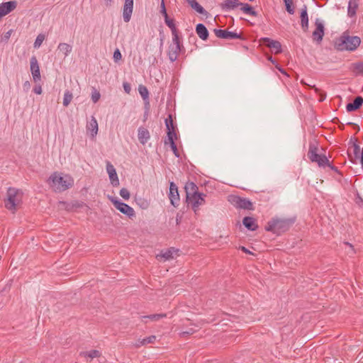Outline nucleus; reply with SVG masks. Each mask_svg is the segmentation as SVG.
Listing matches in <instances>:
<instances>
[{
	"label": "nucleus",
	"mask_w": 363,
	"mask_h": 363,
	"mask_svg": "<svg viewBox=\"0 0 363 363\" xmlns=\"http://www.w3.org/2000/svg\"><path fill=\"white\" fill-rule=\"evenodd\" d=\"M361 44V39L359 36L351 35L350 31H344L339 37L334 40V48L340 52L355 51Z\"/></svg>",
	"instance_id": "nucleus-1"
},
{
	"label": "nucleus",
	"mask_w": 363,
	"mask_h": 363,
	"mask_svg": "<svg viewBox=\"0 0 363 363\" xmlns=\"http://www.w3.org/2000/svg\"><path fill=\"white\" fill-rule=\"evenodd\" d=\"M186 201L196 211L199 207L205 203L206 194L198 192V186L194 182H187L184 186Z\"/></svg>",
	"instance_id": "nucleus-2"
},
{
	"label": "nucleus",
	"mask_w": 363,
	"mask_h": 363,
	"mask_svg": "<svg viewBox=\"0 0 363 363\" xmlns=\"http://www.w3.org/2000/svg\"><path fill=\"white\" fill-rule=\"evenodd\" d=\"M296 221L295 218H272L267 222L264 229L266 231L272 232L277 235H280L286 232L294 225Z\"/></svg>",
	"instance_id": "nucleus-3"
},
{
	"label": "nucleus",
	"mask_w": 363,
	"mask_h": 363,
	"mask_svg": "<svg viewBox=\"0 0 363 363\" xmlns=\"http://www.w3.org/2000/svg\"><path fill=\"white\" fill-rule=\"evenodd\" d=\"M48 183L55 192H62L72 186L74 181L69 175L62 177L54 172L48 178Z\"/></svg>",
	"instance_id": "nucleus-4"
},
{
	"label": "nucleus",
	"mask_w": 363,
	"mask_h": 363,
	"mask_svg": "<svg viewBox=\"0 0 363 363\" xmlns=\"http://www.w3.org/2000/svg\"><path fill=\"white\" fill-rule=\"evenodd\" d=\"M318 146L315 143H310L308 157L312 162H316L320 167H325L326 164H329L328 158L323 154L318 153Z\"/></svg>",
	"instance_id": "nucleus-5"
},
{
	"label": "nucleus",
	"mask_w": 363,
	"mask_h": 363,
	"mask_svg": "<svg viewBox=\"0 0 363 363\" xmlns=\"http://www.w3.org/2000/svg\"><path fill=\"white\" fill-rule=\"evenodd\" d=\"M21 201L19 190L15 188L9 187L7 190V199L4 200L5 207L14 213L16 211V206Z\"/></svg>",
	"instance_id": "nucleus-6"
},
{
	"label": "nucleus",
	"mask_w": 363,
	"mask_h": 363,
	"mask_svg": "<svg viewBox=\"0 0 363 363\" xmlns=\"http://www.w3.org/2000/svg\"><path fill=\"white\" fill-rule=\"evenodd\" d=\"M183 48L181 38L179 36L172 37V43L168 47L167 55L169 60L175 62Z\"/></svg>",
	"instance_id": "nucleus-7"
},
{
	"label": "nucleus",
	"mask_w": 363,
	"mask_h": 363,
	"mask_svg": "<svg viewBox=\"0 0 363 363\" xmlns=\"http://www.w3.org/2000/svg\"><path fill=\"white\" fill-rule=\"evenodd\" d=\"M110 199L115 208H117L120 212L126 215L129 218L135 217V211L132 207L123 202L118 201L117 199L111 198Z\"/></svg>",
	"instance_id": "nucleus-8"
},
{
	"label": "nucleus",
	"mask_w": 363,
	"mask_h": 363,
	"mask_svg": "<svg viewBox=\"0 0 363 363\" xmlns=\"http://www.w3.org/2000/svg\"><path fill=\"white\" fill-rule=\"evenodd\" d=\"M315 29L312 33V38L317 44H320L325 34V27L323 23L316 18L315 21Z\"/></svg>",
	"instance_id": "nucleus-9"
},
{
	"label": "nucleus",
	"mask_w": 363,
	"mask_h": 363,
	"mask_svg": "<svg viewBox=\"0 0 363 363\" xmlns=\"http://www.w3.org/2000/svg\"><path fill=\"white\" fill-rule=\"evenodd\" d=\"M214 33L217 38L222 39H245L242 33H237L236 32L228 31L226 30L214 29Z\"/></svg>",
	"instance_id": "nucleus-10"
},
{
	"label": "nucleus",
	"mask_w": 363,
	"mask_h": 363,
	"mask_svg": "<svg viewBox=\"0 0 363 363\" xmlns=\"http://www.w3.org/2000/svg\"><path fill=\"white\" fill-rule=\"evenodd\" d=\"M231 203L234 204L236 208L247 209V210H252L253 204L252 203L245 198H241L240 196H234L232 197V199L230 200Z\"/></svg>",
	"instance_id": "nucleus-11"
},
{
	"label": "nucleus",
	"mask_w": 363,
	"mask_h": 363,
	"mask_svg": "<svg viewBox=\"0 0 363 363\" xmlns=\"http://www.w3.org/2000/svg\"><path fill=\"white\" fill-rule=\"evenodd\" d=\"M260 42L269 48L275 55L280 54L282 52L281 45L280 42L277 40H272L269 38H262L260 39Z\"/></svg>",
	"instance_id": "nucleus-12"
},
{
	"label": "nucleus",
	"mask_w": 363,
	"mask_h": 363,
	"mask_svg": "<svg viewBox=\"0 0 363 363\" xmlns=\"http://www.w3.org/2000/svg\"><path fill=\"white\" fill-rule=\"evenodd\" d=\"M30 72L33 76V81L36 83L41 79L40 67L38 60L35 56H33L30 60Z\"/></svg>",
	"instance_id": "nucleus-13"
},
{
	"label": "nucleus",
	"mask_w": 363,
	"mask_h": 363,
	"mask_svg": "<svg viewBox=\"0 0 363 363\" xmlns=\"http://www.w3.org/2000/svg\"><path fill=\"white\" fill-rule=\"evenodd\" d=\"M169 198L172 206H174V207L179 206L180 199L178 192V188L174 182H170L169 184Z\"/></svg>",
	"instance_id": "nucleus-14"
},
{
	"label": "nucleus",
	"mask_w": 363,
	"mask_h": 363,
	"mask_svg": "<svg viewBox=\"0 0 363 363\" xmlns=\"http://www.w3.org/2000/svg\"><path fill=\"white\" fill-rule=\"evenodd\" d=\"M133 10V0H125L123 8V18L125 23L130 21Z\"/></svg>",
	"instance_id": "nucleus-15"
},
{
	"label": "nucleus",
	"mask_w": 363,
	"mask_h": 363,
	"mask_svg": "<svg viewBox=\"0 0 363 363\" xmlns=\"http://www.w3.org/2000/svg\"><path fill=\"white\" fill-rule=\"evenodd\" d=\"M16 6L17 2L16 1H10L0 4V18L13 11Z\"/></svg>",
	"instance_id": "nucleus-16"
},
{
	"label": "nucleus",
	"mask_w": 363,
	"mask_h": 363,
	"mask_svg": "<svg viewBox=\"0 0 363 363\" xmlns=\"http://www.w3.org/2000/svg\"><path fill=\"white\" fill-rule=\"evenodd\" d=\"M106 171L108 174L109 179L111 184L113 186H117L119 185V179L114 168L113 165L111 164L110 162H107L106 163Z\"/></svg>",
	"instance_id": "nucleus-17"
},
{
	"label": "nucleus",
	"mask_w": 363,
	"mask_h": 363,
	"mask_svg": "<svg viewBox=\"0 0 363 363\" xmlns=\"http://www.w3.org/2000/svg\"><path fill=\"white\" fill-rule=\"evenodd\" d=\"M165 125L167 130V138H166L165 140L169 139L170 133L172 138H177V134L175 131L176 127L174 125L172 116L171 114H169L168 117L165 119Z\"/></svg>",
	"instance_id": "nucleus-18"
},
{
	"label": "nucleus",
	"mask_w": 363,
	"mask_h": 363,
	"mask_svg": "<svg viewBox=\"0 0 363 363\" xmlns=\"http://www.w3.org/2000/svg\"><path fill=\"white\" fill-rule=\"evenodd\" d=\"M300 18L301 28L304 32H306L308 30V16L306 5H303L301 9Z\"/></svg>",
	"instance_id": "nucleus-19"
},
{
	"label": "nucleus",
	"mask_w": 363,
	"mask_h": 363,
	"mask_svg": "<svg viewBox=\"0 0 363 363\" xmlns=\"http://www.w3.org/2000/svg\"><path fill=\"white\" fill-rule=\"evenodd\" d=\"M363 104V98L362 96H357L352 103H349L346 106V109L348 112L354 111L359 109Z\"/></svg>",
	"instance_id": "nucleus-20"
},
{
	"label": "nucleus",
	"mask_w": 363,
	"mask_h": 363,
	"mask_svg": "<svg viewBox=\"0 0 363 363\" xmlns=\"http://www.w3.org/2000/svg\"><path fill=\"white\" fill-rule=\"evenodd\" d=\"M359 8V0H350L347 6V16L354 17Z\"/></svg>",
	"instance_id": "nucleus-21"
},
{
	"label": "nucleus",
	"mask_w": 363,
	"mask_h": 363,
	"mask_svg": "<svg viewBox=\"0 0 363 363\" xmlns=\"http://www.w3.org/2000/svg\"><path fill=\"white\" fill-rule=\"evenodd\" d=\"M196 32L201 40H206L208 39L209 33L206 27L203 23H199L196 25Z\"/></svg>",
	"instance_id": "nucleus-22"
},
{
	"label": "nucleus",
	"mask_w": 363,
	"mask_h": 363,
	"mask_svg": "<svg viewBox=\"0 0 363 363\" xmlns=\"http://www.w3.org/2000/svg\"><path fill=\"white\" fill-rule=\"evenodd\" d=\"M242 223L246 228L252 231H255L258 228L256 220L252 217H245L242 220Z\"/></svg>",
	"instance_id": "nucleus-23"
},
{
	"label": "nucleus",
	"mask_w": 363,
	"mask_h": 363,
	"mask_svg": "<svg viewBox=\"0 0 363 363\" xmlns=\"http://www.w3.org/2000/svg\"><path fill=\"white\" fill-rule=\"evenodd\" d=\"M240 4L238 0H225L220 4V6L223 11H229L238 7Z\"/></svg>",
	"instance_id": "nucleus-24"
},
{
	"label": "nucleus",
	"mask_w": 363,
	"mask_h": 363,
	"mask_svg": "<svg viewBox=\"0 0 363 363\" xmlns=\"http://www.w3.org/2000/svg\"><path fill=\"white\" fill-rule=\"evenodd\" d=\"M150 138V133L147 128L144 127L138 128V140L141 144L145 145Z\"/></svg>",
	"instance_id": "nucleus-25"
},
{
	"label": "nucleus",
	"mask_w": 363,
	"mask_h": 363,
	"mask_svg": "<svg viewBox=\"0 0 363 363\" xmlns=\"http://www.w3.org/2000/svg\"><path fill=\"white\" fill-rule=\"evenodd\" d=\"M86 130L90 132L92 137L96 135L98 133V123L94 116H91L90 121L86 125Z\"/></svg>",
	"instance_id": "nucleus-26"
},
{
	"label": "nucleus",
	"mask_w": 363,
	"mask_h": 363,
	"mask_svg": "<svg viewBox=\"0 0 363 363\" xmlns=\"http://www.w3.org/2000/svg\"><path fill=\"white\" fill-rule=\"evenodd\" d=\"M164 22L166 25L170 28L172 31V37L179 36V30L176 26L175 21L173 18H170L169 17H166L164 19Z\"/></svg>",
	"instance_id": "nucleus-27"
},
{
	"label": "nucleus",
	"mask_w": 363,
	"mask_h": 363,
	"mask_svg": "<svg viewBox=\"0 0 363 363\" xmlns=\"http://www.w3.org/2000/svg\"><path fill=\"white\" fill-rule=\"evenodd\" d=\"M178 252L177 250H175L174 247H171L164 251H162L160 255H157V258L159 257L164 258V260H169L173 258V254L177 253Z\"/></svg>",
	"instance_id": "nucleus-28"
},
{
	"label": "nucleus",
	"mask_w": 363,
	"mask_h": 363,
	"mask_svg": "<svg viewBox=\"0 0 363 363\" xmlns=\"http://www.w3.org/2000/svg\"><path fill=\"white\" fill-rule=\"evenodd\" d=\"M240 6H241L240 9L246 14L252 16H257L258 13L255 11L252 6L248 4L240 3Z\"/></svg>",
	"instance_id": "nucleus-29"
},
{
	"label": "nucleus",
	"mask_w": 363,
	"mask_h": 363,
	"mask_svg": "<svg viewBox=\"0 0 363 363\" xmlns=\"http://www.w3.org/2000/svg\"><path fill=\"white\" fill-rule=\"evenodd\" d=\"M351 71L356 75H363V61L352 63Z\"/></svg>",
	"instance_id": "nucleus-30"
},
{
	"label": "nucleus",
	"mask_w": 363,
	"mask_h": 363,
	"mask_svg": "<svg viewBox=\"0 0 363 363\" xmlns=\"http://www.w3.org/2000/svg\"><path fill=\"white\" fill-rule=\"evenodd\" d=\"M186 1L199 13L204 14L206 13L205 9L197 2L196 0H186Z\"/></svg>",
	"instance_id": "nucleus-31"
},
{
	"label": "nucleus",
	"mask_w": 363,
	"mask_h": 363,
	"mask_svg": "<svg viewBox=\"0 0 363 363\" xmlns=\"http://www.w3.org/2000/svg\"><path fill=\"white\" fill-rule=\"evenodd\" d=\"M57 48L60 52H62L64 54L65 57H67L72 52V46L69 44L65 43H60L58 45Z\"/></svg>",
	"instance_id": "nucleus-32"
},
{
	"label": "nucleus",
	"mask_w": 363,
	"mask_h": 363,
	"mask_svg": "<svg viewBox=\"0 0 363 363\" xmlns=\"http://www.w3.org/2000/svg\"><path fill=\"white\" fill-rule=\"evenodd\" d=\"M176 138H172L171 135H169V140H164V144L165 145H167V144H169L170 145V147H171V149L173 151L174 155L177 157H179V151L177 150V145L175 144L174 143V140Z\"/></svg>",
	"instance_id": "nucleus-33"
},
{
	"label": "nucleus",
	"mask_w": 363,
	"mask_h": 363,
	"mask_svg": "<svg viewBox=\"0 0 363 363\" xmlns=\"http://www.w3.org/2000/svg\"><path fill=\"white\" fill-rule=\"evenodd\" d=\"M167 316L166 313H156V314H152L149 315H143L141 316V319L143 321H144V319H149L151 321H158L160 319L162 318H165Z\"/></svg>",
	"instance_id": "nucleus-34"
},
{
	"label": "nucleus",
	"mask_w": 363,
	"mask_h": 363,
	"mask_svg": "<svg viewBox=\"0 0 363 363\" xmlns=\"http://www.w3.org/2000/svg\"><path fill=\"white\" fill-rule=\"evenodd\" d=\"M138 91L142 96L143 99L146 101V103L149 104V91L145 86L140 85L138 87Z\"/></svg>",
	"instance_id": "nucleus-35"
},
{
	"label": "nucleus",
	"mask_w": 363,
	"mask_h": 363,
	"mask_svg": "<svg viewBox=\"0 0 363 363\" xmlns=\"http://www.w3.org/2000/svg\"><path fill=\"white\" fill-rule=\"evenodd\" d=\"M80 355L84 357H89L90 359H93L99 357L101 355V353L99 350H92L87 352H82L80 353Z\"/></svg>",
	"instance_id": "nucleus-36"
},
{
	"label": "nucleus",
	"mask_w": 363,
	"mask_h": 363,
	"mask_svg": "<svg viewBox=\"0 0 363 363\" xmlns=\"http://www.w3.org/2000/svg\"><path fill=\"white\" fill-rule=\"evenodd\" d=\"M72 98L73 96L71 91L67 90L64 94L63 105L67 107L70 104Z\"/></svg>",
	"instance_id": "nucleus-37"
},
{
	"label": "nucleus",
	"mask_w": 363,
	"mask_h": 363,
	"mask_svg": "<svg viewBox=\"0 0 363 363\" xmlns=\"http://www.w3.org/2000/svg\"><path fill=\"white\" fill-rule=\"evenodd\" d=\"M284 1L286 10L287 11V12L290 14H294V4H293V1L292 0H284Z\"/></svg>",
	"instance_id": "nucleus-38"
},
{
	"label": "nucleus",
	"mask_w": 363,
	"mask_h": 363,
	"mask_svg": "<svg viewBox=\"0 0 363 363\" xmlns=\"http://www.w3.org/2000/svg\"><path fill=\"white\" fill-rule=\"evenodd\" d=\"M44 40H45V35L43 34H39L37 36V38L34 42V48H39L41 45V44Z\"/></svg>",
	"instance_id": "nucleus-39"
},
{
	"label": "nucleus",
	"mask_w": 363,
	"mask_h": 363,
	"mask_svg": "<svg viewBox=\"0 0 363 363\" xmlns=\"http://www.w3.org/2000/svg\"><path fill=\"white\" fill-rule=\"evenodd\" d=\"M120 196L124 199L125 200H128L130 199V192L129 191L125 188H122L120 190Z\"/></svg>",
	"instance_id": "nucleus-40"
},
{
	"label": "nucleus",
	"mask_w": 363,
	"mask_h": 363,
	"mask_svg": "<svg viewBox=\"0 0 363 363\" xmlns=\"http://www.w3.org/2000/svg\"><path fill=\"white\" fill-rule=\"evenodd\" d=\"M137 203L143 209H146L149 206L148 201L145 199L140 198L137 200Z\"/></svg>",
	"instance_id": "nucleus-41"
},
{
	"label": "nucleus",
	"mask_w": 363,
	"mask_h": 363,
	"mask_svg": "<svg viewBox=\"0 0 363 363\" xmlns=\"http://www.w3.org/2000/svg\"><path fill=\"white\" fill-rule=\"evenodd\" d=\"M101 97V94L99 91H98L96 89H94L91 94V100L94 103H96Z\"/></svg>",
	"instance_id": "nucleus-42"
},
{
	"label": "nucleus",
	"mask_w": 363,
	"mask_h": 363,
	"mask_svg": "<svg viewBox=\"0 0 363 363\" xmlns=\"http://www.w3.org/2000/svg\"><path fill=\"white\" fill-rule=\"evenodd\" d=\"M160 12L162 14V16L164 17V19H165L166 17H169V16H168V14L167 13V10H166V8H165V4H164V0H162V2H161V10H160Z\"/></svg>",
	"instance_id": "nucleus-43"
},
{
	"label": "nucleus",
	"mask_w": 363,
	"mask_h": 363,
	"mask_svg": "<svg viewBox=\"0 0 363 363\" xmlns=\"http://www.w3.org/2000/svg\"><path fill=\"white\" fill-rule=\"evenodd\" d=\"M122 58L121 53L118 49H116L113 52V59L116 62L120 60Z\"/></svg>",
	"instance_id": "nucleus-44"
},
{
	"label": "nucleus",
	"mask_w": 363,
	"mask_h": 363,
	"mask_svg": "<svg viewBox=\"0 0 363 363\" xmlns=\"http://www.w3.org/2000/svg\"><path fill=\"white\" fill-rule=\"evenodd\" d=\"M156 336L155 335H151V336H149L147 337H145V341H146L147 344H149V343H154L155 341L156 340Z\"/></svg>",
	"instance_id": "nucleus-45"
},
{
	"label": "nucleus",
	"mask_w": 363,
	"mask_h": 363,
	"mask_svg": "<svg viewBox=\"0 0 363 363\" xmlns=\"http://www.w3.org/2000/svg\"><path fill=\"white\" fill-rule=\"evenodd\" d=\"M123 89H124V91H125V93L129 94L130 92L131 87H130V85L129 83L124 82L123 84Z\"/></svg>",
	"instance_id": "nucleus-46"
},
{
	"label": "nucleus",
	"mask_w": 363,
	"mask_h": 363,
	"mask_svg": "<svg viewBox=\"0 0 363 363\" xmlns=\"http://www.w3.org/2000/svg\"><path fill=\"white\" fill-rule=\"evenodd\" d=\"M326 167H328L331 170L337 172L339 174H341L340 172L338 170L337 167L333 165L331 162L329 161V164H326Z\"/></svg>",
	"instance_id": "nucleus-47"
},
{
	"label": "nucleus",
	"mask_w": 363,
	"mask_h": 363,
	"mask_svg": "<svg viewBox=\"0 0 363 363\" xmlns=\"http://www.w3.org/2000/svg\"><path fill=\"white\" fill-rule=\"evenodd\" d=\"M194 333V330L193 328H190L189 330H186V331H183L182 333H181V335L182 337H184V336H186V335H191Z\"/></svg>",
	"instance_id": "nucleus-48"
},
{
	"label": "nucleus",
	"mask_w": 363,
	"mask_h": 363,
	"mask_svg": "<svg viewBox=\"0 0 363 363\" xmlns=\"http://www.w3.org/2000/svg\"><path fill=\"white\" fill-rule=\"evenodd\" d=\"M353 148H354V154L356 157H357L359 152V146L356 143H353Z\"/></svg>",
	"instance_id": "nucleus-49"
},
{
	"label": "nucleus",
	"mask_w": 363,
	"mask_h": 363,
	"mask_svg": "<svg viewBox=\"0 0 363 363\" xmlns=\"http://www.w3.org/2000/svg\"><path fill=\"white\" fill-rule=\"evenodd\" d=\"M33 91L37 94H40L42 93V87L40 85H36L33 88Z\"/></svg>",
	"instance_id": "nucleus-50"
},
{
	"label": "nucleus",
	"mask_w": 363,
	"mask_h": 363,
	"mask_svg": "<svg viewBox=\"0 0 363 363\" xmlns=\"http://www.w3.org/2000/svg\"><path fill=\"white\" fill-rule=\"evenodd\" d=\"M357 201H356V203L359 206H363V199L358 194L357 196Z\"/></svg>",
	"instance_id": "nucleus-51"
},
{
	"label": "nucleus",
	"mask_w": 363,
	"mask_h": 363,
	"mask_svg": "<svg viewBox=\"0 0 363 363\" xmlns=\"http://www.w3.org/2000/svg\"><path fill=\"white\" fill-rule=\"evenodd\" d=\"M11 33H12V30L7 31L4 35V38H3L4 40H8L9 39V38L11 37Z\"/></svg>",
	"instance_id": "nucleus-52"
},
{
	"label": "nucleus",
	"mask_w": 363,
	"mask_h": 363,
	"mask_svg": "<svg viewBox=\"0 0 363 363\" xmlns=\"http://www.w3.org/2000/svg\"><path fill=\"white\" fill-rule=\"evenodd\" d=\"M240 249L246 254H252V252L244 246L240 247Z\"/></svg>",
	"instance_id": "nucleus-53"
},
{
	"label": "nucleus",
	"mask_w": 363,
	"mask_h": 363,
	"mask_svg": "<svg viewBox=\"0 0 363 363\" xmlns=\"http://www.w3.org/2000/svg\"><path fill=\"white\" fill-rule=\"evenodd\" d=\"M301 84L307 85V84L306 82H304L303 80H301ZM308 86L313 88L315 91L317 92V93L319 91V89L317 87H315V85L311 86V85L308 84Z\"/></svg>",
	"instance_id": "nucleus-54"
},
{
	"label": "nucleus",
	"mask_w": 363,
	"mask_h": 363,
	"mask_svg": "<svg viewBox=\"0 0 363 363\" xmlns=\"http://www.w3.org/2000/svg\"><path fill=\"white\" fill-rule=\"evenodd\" d=\"M147 345V342L146 341H145V338H143V340H139V343L137 344V347H140L141 345Z\"/></svg>",
	"instance_id": "nucleus-55"
},
{
	"label": "nucleus",
	"mask_w": 363,
	"mask_h": 363,
	"mask_svg": "<svg viewBox=\"0 0 363 363\" xmlns=\"http://www.w3.org/2000/svg\"><path fill=\"white\" fill-rule=\"evenodd\" d=\"M106 6H111L112 0H104Z\"/></svg>",
	"instance_id": "nucleus-56"
},
{
	"label": "nucleus",
	"mask_w": 363,
	"mask_h": 363,
	"mask_svg": "<svg viewBox=\"0 0 363 363\" xmlns=\"http://www.w3.org/2000/svg\"><path fill=\"white\" fill-rule=\"evenodd\" d=\"M345 245L349 246V247L352 250V251L353 252H354V247H353V245H351L350 243L347 242H345Z\"/></svg>",
	"instance_id": "nucleus-57"
},
{
	"label": "nucleus",
	"mask_w": 363,
	"mask_h": 363,
	"mask_svg": "<svg viewBox=\"0 0 363 363\" xmlns=\"http://www.w3.org/2000/svg\"><path fill=\"white\" fill-rule=\"evenodd\" d=\"M24 87H29L30 86V84L28 82H26L23 84Z\"/></svg>",
	"instance_id": "nucleus-58"
},
{
	"label": "nucleus",
	"mask_w": 363,
	"mask_h": 363,
	"mask_svg": "<svg viewBox=\"0 0 363 363\" xmlns=\"http://www.w3.org/2000/svg\"><path fill=\"white\" fill-rule=\"evenodd\" d=\"M361 162H363V147H362V153H361Z\"/></svg>",
	"instance_id": "nucleus-59"
},
{
	"label": "nucleus",
	"mask_w": 363,
	"mask_h": 363,
	"mask_svg": "<svg viewBox=\"0 0 363 363\" xmlns=\"http://www.w3.org/2000/svg\"><path fill=\"white\" fill-rule=\"evenodd\" d=\"M268 60H269V61H271V62H274V60H273V59H272V57H269L268 58Z\"/></svg>",
	"instance_id": "nucleus-60"
},
{
	"label": "nucleus",
	"mask_w": 363,
	"mask_h": 363,
	"mask_svg": "<svg viewBox=\"0 0 363 363\" xmlns=\"http://www.w3.org/2000/svg\"><path fill=\"white\" fill-rule=\"evenodd\" d=\"M163 39H161V45H162Z\"/></svg>",
	"instance_id": "nucleus-61"
},
{
	"label": "nucleus",
	"mask_w": 363,
	"mask_h": 363,
	"mask_svg": "<svg viewBox=\"0 0 363 363\" xmlns=\"http://www.w3.org/2000/svg\"><path fill=\"white\" fill-rule=\"evenodd\" d=\"M250 1H253L254 0H249Z\"/></svg>",
	"instance_id": "nucleus-62"
}]
</instances>
